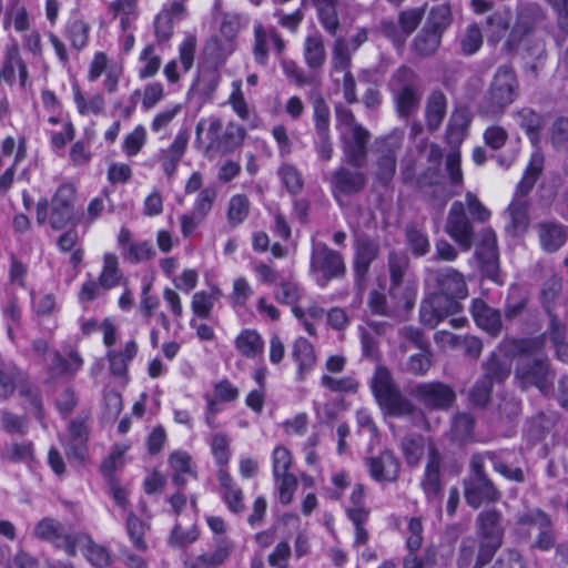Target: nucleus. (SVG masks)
<instances>
[{
    "label": "nucleus",
    "instance_id": "obj_41",
    "mask_svg": "<svg viewBox=\"0 0 568 568\" xmlns=\"http://www.w3.org/2000/svg\"><path fill=\"white\" fill-rule=\"evenodd\" d=\"M400 448L407 465L416 467L427 448L426 439L420 434H408L402 439Z\"/></svg>",
    "mask_w": 568,
    "mask_h": 568
},
{
    "label": "nucleus",
    "instance_id": "obj_28",
    "mask_svg": "<svg viewBox=\"0 0 568 568\" xmlns=\"http://www.w3.org/2000/svg\"><path fill=\"white\" fill-rule=\"evenodd\" d=\"M172 469V481L180 488L184 487L189 478H196L195 465L186 452H174L169 457Z\"/></svg>",
    "mask_w": 568,
    "mask_h": 568
},
{
    "label": "nucleus",
    "instance_id": "obj_8",
    "mask_svg": "<svg viewBox=\"0 0 568 568\" xmlns=\"http://www.w3.org/2000/svg\"><path fill=\"white\" fill-rule=\"evenodd\" d=\"M404 136L403 130L395 129L374 141L375 176L384 185L388 184L396 173L397 154L403 148Z\"/></svg>",
    "mask_w": 568,
    "mask_h": 568
},
{
    "label": "nucleus",
    "instance_id": "obj_46",
    "mask_svg": "<svg viewBox=\"0 0 568 568\" xmlns=\"http://www.w3.org/2000/svg\"><path fill=\"white\" fill-rule=\"evenodd\" d=\"M3 460L30 465L34 460L33 444L31 442L10 443L1 452Z\"/></svg>",
    "mask_w": 568,
    "mask_h": 568
},
{
    "label": "nucleus",
    "instance_id": "obj_2",
    "mask_svg": "<svg viewBox=\"0 0 568 568\" xmlns=\"http://www.w3.org/2000/svg\"><path fill=\"white\" fill-rule=\"evenodd\" d=\"M544 163V154L539 150L532 152L524 175L517 184L513 201L507 207L506 214L509 224L506 229L514 236L523 234L529 225V202L527 196L541 175Z\"/></svg>",
    "mask_w": 568,
    "mask_h": 568
},
{
    "label": "nucleus",
    "instance_id": "obj_29",
    "mask_svg": "<svg viewBox=\"0 0 568 568\" xmlns=\"http://www.w3.org/2000/svg\"><path fill=\"white\" fill-rule=\"evenodd\" d=\"M292 357L297 364V379L303 381L316 362L313 345L304 337L295 341L292 347Z\"/></svg>",
    "mask_w": 568,
    "mask_h": 568
},
{
    "label": "nucleus",
    "instance_id": "obj_9",
    "mask_svg": "<svg viewBox=\"0 0 568 568\" xmlns=\"http://www.w3.org/2000/svg\"><path fill=\"white\" fill-rule=\"evenodd\" d=\"M310 272L316 283L325 287L329 281L343 277L346 272L344 257L325 243L313 242L310 261Z\"/></svg>",
    "mask_w": 568,
    "mask_h": 568
},
{
    "label": "nucleus",
    "instance_id": "obj_62",
    "mask_svg": "<svg viewBox=\"0 0 568 568\" xmlns=\"http://www.w3.org/2000/svg\"><path fill=\"white\" fill-rule=\"evenodd\" d=\"M475 420L468 413H457L453 417L452 434L456 440L464 442L471 437Z\"/></svg>",
    "mask_w": 568,
    "mask_h": 568
},
{
    "label": "nucleus",
    "instance_id": "obj_54",
    "mask_svg": "<svg viewBox=\"0 0 568 568\" xmlns=\"http://www.w3.org/2000/svg\"><path fill=\"white\" fill-rule=\"evenodd\" d=\"M247 24V20L236 12H221L220 33L229 42H232L240 30Z\"/></svg>",
    "mask_w": 568,
    "mask_h": 568
},
{
    "label": "nucleus",
    "instance_id": "obj_4",
    "mask_svg": "<svg viewBox=\"0 0 568 568\" xmlns=\"http://www.w3.org/2000/svg\"><path fill=\"white\" fill-rule=\"evenodd\" d=\"M518 92L519 82L514 68L500 65L481 101L480 112L490 118L500 116L517 99Z\"/></svg>",
    "mask_w": 568,
    "mask_h": 568
},
{
    "label": "nucleus",
    "instance_id": "obj_7",
    "mask_svg": "<svg viewBox=\"0 0 568 568\" xmlns=\"http://www.w3.org/2000/svg\"><path fill=\"white\" fill-rule=\"evenodd\" d=\"M392 90L400 119H408L418 111L424 89L414 70L405 65L398 68L392 78Z\"/></svg>",
    "mask_w": 568,
    "mask_h": 568
},
{
    "label": "nucleus",
    "instance_id": "obj_6",
    "mask_svg": "<svg viewBox=\"0 0 568 568\" xmlns=\"http://www.w3.org/2000/svg\"><path fill=\"white\" fill-rule=\"evenodd\" d=\"M371 387L378 405L389 415L404 417L416 412L415 405L400 393L390 372L385 366L376 368Z\"/></svg>",
    "mask_w": 568,
    "mask_h": 568
},
{
    "label": "nucleus",
    "instance_id": "obj_57",
    "mask_svg": "<svg viewBox=\"0 0 568 568\" xmlns=\"http://www.w3.org/2000/svg\"><path fill=\"white\" fill-rule=\"evenodd\" d=\"M549 519H551L550 515L544 511L540 508H528L524 513L517 516L516 524L518 526L519 531L525 532L527 536H530L529 528L535 527L539 528L545 525Z\"/></svg>",
    "mask_w": 568,
    "mask_h": 568
},
{
    "label": "nucleus",
    "instance_id": "obj_56",
    "mask_svg": "<svg viewBox=\"0 0 568 568\" xmlns=\"http://www.w3.org/2000/svg\"><path fill=\"white\" fill-rule=\"evenodd\" d=\"M409 260L403 252H390L388 256V268L390 274L389 293L393 294L395 288L398 287L408 268Z\"/></svg>",
    "mask_w": 568,
    "mask_h": 568
},
{
    "label": "nucleus",
    "instance_id": "obj_33",
    "mask_svg": "<svg viewBox=\"0 0 568 568\" xmlns=\"http://www.w3.org/2000/svg\"><path fill=\"white\" fill-rule=\"evenodd\" d=\"M234 346L241 356L255 358L263 354L264 341L257 331L245 328L235 337Z\"/></svg>",
    "mask_w": 568,
    "mask_h": 568
},
{
    "label": "nucleus",
    "instance_id": "obj_37",
    "mask_svg": "<svg viewBox=\"0 0 568 568\" xmlns=\"http://www.w3.org/2000/svg\"><path fill=\"white\" fill-rule=\"evenodd\" d=\"M514 118L518 125L526 131L530 142L537 144L544 128L542 116L530 108H523L514 113Z\"/></svg>",
    "mask_w": 568,
    "mask_h": 568
},
{
    "label": "nucleus",
    "instance_id": "obj_38",
    "mask_svg": "<svg viewBox=\"0 0 568 568\" xmlns=\"http://www.w3.org/2000/svg\"><path fill=\"white\" fill-rule=\"evenodd\" d=\"M233 91L229 98V103L232 105L233 111L243 120L248 123L251 129H256L260 125V118L252 113L242 92V81L235 80L232 83Z\"/></svg>",
    "mask_w": 568,
    "mask_h": 568
},
{
    "label": "nucleus",
    "instance_id": "obj_60",
    "mask_svg": "<svg viewBox=\"0 0 568 568\" xmlns=\"http://www.w3.org/2000/svg\"><path fill=\"white\" fill-rule=\"evenodd\" d=\"M537 535L535 536L530 548L539 551H549L552 549L557 541V532L554 527L552 519H549L545 525L540 526Z\"/></svg>",
    "mask_w": 568,
    "mask_h": 568
},
{
    "label": "nucleus",
    "instance_id": "obj_34",
    "mask_svg": "<svg viewBox=\"0 0 568 568\" xmlns=\"http://www.w3.org/2000/svg\"><path fill=\"white\" fill-rule=\"evenodd\" d=\"M136 354L138 344L133 339L129 341L122 351L109 349L106 358L111 373L116 376H124L128 372L129 363Z\"/></svg>",
    "mask_w": 568,
    "mask_h": 568
},
{
    "label": "nucleus",
    "instance_id": "obj_14",
    "mask_svg": "<svg viewBox=\"0 0 568 568\" xmlns=\"http://www.w3.org/2000/svg\"><path fill=\"white\" fill-rule=\"evenodd\" d=\"M371 136V132L363 125L351 130H341L343 161L353 168H362L367 159Z\"/></svg>",
    "mask_w": 568,
    "mask_h": 568
},
{
    "label": "nucleus",
    "instance_id": "obj_23",
    "mask_svg": "<svg viewBox=\"0 0 568 568\" xmlns=\"http://www.w3.org/2000/svg\"><path fill=\"white\" fill-rule=\"evenodd\" d=\"M189 135L186 131H181L176 134L174 141L168 149L160 151L159 158L163 172L169 179L175 174L179 162L182 160L186 146Z\"/></svg>",
    "mask_w": 568,
    "mask_h": 568
},
{
    "label": "nucleus",
    "instance_id": "obj_61",
    "mask_svg": "<svg viewBox=\"0 0 568 568\" xmlns=\"http://www.w3.org/2000/svg\"><path fill=\"white\" fill-rule=\"evenodd\" d=\"M126 446H120L116 445L111 450L110 455L102 462L101 464V471L104 478L108 479V481L115 480L114 473L122 468L124 465V454L126 452Z\"/></svg>",
    "mask_w": 568,
    "mask_h": 568
},
{
    "label": "nucleus",
    "instance_id": "obj_25",
    "mask_svg": "<svg viewBox=\"0 0 568 568\" xmlns=\"http://www.w3.org/2000/svg\"><path fill=\"white\" fill-rule=\"evenodd\" d=\"M4 81L12 85L16 81V70L19 71L20 84L22 88L27 85L28 70L23 62L18 44L12 43L4 50L2 67Z\"/></svg>",
    "mask_w": 568,
    "mask_h": 568
},
{
    "label": "nucleus",
    "instance_id": "obj_35",
    "mask_svg": "<svg viewBox=\"0 0 568 568\" xmlns=\"http://www.w3.org/2000/svg\"><path fill=\"white\" fill-rule=\"evenodd\" d=\"M351 53L348 51V44L344 38H337L334 43L332 52V70L331 77L333 82L338 84L339 77L346 72H351Z\"/></svg>",
    "mask_w": 568,
    "mask_h": 568
},
{
    "label": "nucleus",
    "instance_id": "obj_39",
    "mask_svg": "<svg viewBox=\"0 0 568 568\" xmlns=\"http://www.w3.org/2000/svg\"><path fill=\"white\" fill-rule=\"evenodd\" d=\"M26 373L12 362L0 359V397L9 398L19 386Z\"/></svg>",
    "mask_w": 568,
    "mask_h": 568
},
{
    "label": "nucleus",
    "instance_id": "obj_1",
    "mask_svg": "<svg viewBox=\"0 0 568 568\" xmlns=\"http://www.w3.org/2000/svg\"><path fill=\"white\" fill-rule=\"evenodd\" d=\"M426 283L435 291L422 301L419 317L424 325L435 328L462 310L458 300L467 296V285L464 275L453 267L428 270Z\"/></svg>",
    "mask_w": 568,
    "mask_h": 568
},
{
    "label": "nucleus",
    "instance_id": "obj_10",
    "mask_svg": "<svg viewBox=\"0 0 568 568\" xmlns=\"http://www.w3.org/2000/svg\"><path fill=\"white\" fill-rule=\"evenodd\" d=\"M515 377L521 388L536 386L544 392L548 388L554 376L549 369L547 358L532 354H523L517 359Z\"/></svg>",
    "mask_w": 568,
    "mask_h": 568
},
{
    "label": "nucleus",
    "instance_id": "obj_13",
    "mask_svg": "<svg viewBox=\"0 0 568 568\" xmlns=\"http://www.w3.org/2000/svg\"><path fill=\"white\" fill-rule=\"evenodd\" d=\"M361 168L338 166L333 171L329 185L331 192L338 205L343 206L345 200L361 193L366 186V175Z\"/></svg>",
    "mask_w": 568,
    "mask_h": 568
},
{
    "label": "nucleus",
    "instance_id": "obj_42",
    "mask_svg": "<svg viewBox=\"0 0 568 568\" xmlns=\"http://www.w3.org/2000/svg\"><path fill=\"white\" fill-rule=\"evenodd\" d=\"M222 291L217 286H212L209 292H196L191 302L192 312L200 318H209L214 303L222 297Z\"/></svg>",
    "mask_w": 568,
    "mask_h": 568
},
{
    "label": "nucleus",
    "instance_id": "obj_16",
    "mask_svg": "<svg viewBox=\"0 0 568 568\" xmlns=\"http://www.w3.org/2000/svg\"><path fill=\"white\" fill-rule=\"evenodd\" d=\"M413 394L425 407L436 410H447L456 400L455 390L442 382L419 383Z\"/></svg>",
    "mask_w": 568,
    "mask_h": 568
},
{
    "label": "nucleus",
    "instance_id": "obj_47",
    "mask_svg": "<svg viewBox=\"0 0 568 568\" xmlns=\"http://www.w3.org/2000/svg\"><path fill=\"white\" fill-rule=\"evenodd\" d=\"M17 388L20 396L23 398V407L40 418L42 412L40 390L29 381L27 374L23 376V381H21Z\"/></svg>",
    "mask_w": 568,
    "mask_h": 568
},
{
    "label": "nucleus",
    "instance_id": "obj_18",
    "mask_svg": "<svg viewBox=\"0 0 568 568\" xmlns=\"http://www.w3.org/2000/svg\"><path fill=\"white\" fill-rule=\"evenodd\" d=\"M34 536L62 548L70 557L77 554V538L65 532L62 525L52 518L41 519L34 528Z\"/></svg>",
    "mask_w": 568,
    "mask_h": 568
},
{
    "label": "nucleus",
    "instance_id": "obj_52",
    "mask_svg": "<svg viewBox=\"0 0 568 568\" xmlns=\"http://www.w3.org/2000/svg\"><path fill=\"white\" fill-rule=\"evenodd\" d=\"M438 561V550L436 546H427L422 555L417 551H408L403 559V568H434Z\"/></svg>",
    "mask_w": 568,
    "mask_h": 568
},
{
    "label": "nucleus",
    "instance_id": "obj_27",
    "mask_svg": "<svg viewBox=\"0 0 568 568\" xmlns=\"http://www.w3.org/2000/svg\"><path fill=\"white\" fill-rule=\"evenodd\" d=\"M303 57L306 65L314 72L321 71L324 67L327 55L323 36L318 31H314L305 38Z\"/></svg>",
    "mask_w": 568,
    "mask_h": 568
},
{
    "label": "nucleus",
    "instance_id": "obj_51",
    "mask_svg": "<svg viewBox=\"0 0 568 568\" xmlns=\"http://www.w3.org/2000/svg\"><path fill=\"white\" fill-rule=\"evenodd\" d=\"M73 100L78 112L82 115L89 113L100 114L103 112L105 105L102 94L97 93L87 99L78 85H73Z\"/></svg>",
    "mask_w": 568,
    "mask_h": 568
},
{
    "label": "nucleus",
    "instance_id": "obj_26",
    "mask_svg": "<svg viewBox=\"0 0 568 568\" xmlns=\"http://www.w3.org/2000/svg\"><path fill=\"white\" fill-rule=\"evenodd\" d=\"M378 254L379 245L376 241L367 236H361L356 240L354 271L357 277H365Z\"/></svg>",
    "mask_w": 568,
    "mask_h": 568
},
{
    "label": "nucleus",
    "instance_id": "obj_30",
    "mask_svg": "<svg viewBox=\"0 0 568 568\" xmlns=\"http://www.w3.org/2000/svg\"><path fill=\"white\" fill-rule=\"evenodd\" d=\"M539 240L542 248L547 252H556L568 240V227L554 222L539 225Z\"/></svg>",
    "mask_w": 568,
    "mask_h": 568
},
{
    "label": "nucleus",
    "instance_id": "obj_24",
    "mask_svg": "<svg viewBox=\"0 0 568 568\" xmlns=\"http://www.w3.org/2000/svg\"><path fill=\"white\" fill-rule=\"evenodd\" d=\"M438 179L432 174H424L419 178L418 183L430 205L442 212L449 199L458 194V191H448L442 182H438Z\"/></svg>",
    "mask_w": 568,
    "mask_h": 568
},
{
    "label": "nucleus",
    "instance_id": "obj_49",
    "mask_svg": "<svg viewBox=\"0 0 568 568\" xmlns=\"http://www.w3.org/2000/svg\"><path fill=\"white\" fill-rule=\"evenodd\" d=\"M483 378L488 379L491 384L503 383L510 374V365L501 361L495 353H491L483 363Z\"/></svg>",
    "mask_w": 568,
    "mask_h": 568
},
{
    "label": "nucleus",
    "instance_id": "obj_5",
    "mask_svg": "<svg viewBox=\"0 0 568 568\" xmlns=\"http://www.w3.org/2000/svg\"><path fill=\"white\" fill-rule=\"evenodd\" d=\"M503 520V514L495 508L478 514L476 518L478 551L471 568H484L501 547L505 535Z\"/></svg>",
    "mask_w": 568,
    "mask_h": 568
},
{
    "label": "nucleus",
    "instance_id": "obj_31",
    "mask_svg": "<svg viewBox=\"0 0 568 568\" xmlns=\"http://www.w3.org/2000/svg\"><path fill=\"white\" fill-rule=\"evenodd\" d=\"M150 530V525L140 519L134 513L130 511L125 518V531L133 550L146 552L149 550L145 535Z\"/></svg>",
    "mask_w": 568,
    "mask_h": 568
},
{
    "label": "nucleus",
    "instance_id": "obj_55",
    "mask_svg": "<svg viewBox=\"0 0 568 568\" xmlns=\"http://www.w3.org/2000/svg\"><path fill=\"white\" fill-rule=\"evenodd\" d=\"M155 254L156 252L151 241H139L125 247V251L122 252V257L131 264H136L154 258Z\"/></svg>",
    "mask_w": 568,
    "mask_h": 568
},
{
    "label": "nucleus",
    "instance_id": "obj_22",
    "mask_svg": "<svg viewBox=\"0 0 568 568\" xmlns=\"http://www.w3.org/2000/svg\"><path fill=\"white\" fill-rule=\"evenodd\" d=\"M470 312L477 326L491 336H497L501 332L503 323L499 311L488 306L485 301L475 298Z\"/></svg>",
    "mask_w": 568,
    "mask_h": 568
},
{
    "label": "nucleus",
    "instance_id": "obj_48",
    "mask_svg": "<svg viewBox=\"0 0 568 568\" xmlns=\"http://www.w3.org/2000/svg\"><path fill=\"white\" fill-rule=\"evenodd\" d=\"M442 34L428 27H424L414 40V50L420 57H429L436 52L440 44Z\"/></svg>",
    "mask_w": 568,
    "mask_h": 568
},
{
    "label": "nucleus",
    "instance_id": "obj_17",
    "mask_svg": "<svg viewBox=\"0 0 568 568\" xmlns=\"http://www.w3.org/2000/svg\"><path fill=\"white\" fill-rule=\"evenodd\" d=\"M476 255L479 260L483 273L491 281L501 284L499 280L497 237L494 230L484 229L480 232Z\"/></svg>",
    "mask_w": 568,
    "mask_h": 568
},
{
    "label": "nucleus",
    "instance_id": "obj_32",
    "mask_svg": "<svg viewBox=\"0 0 568 568\" xmlns=\"http://www.w3.org/2000/svg\"><path fill=\"white\" fill-rule=\"evenodd\" d=\"M521 48V55L525 61V65L535 74H537L538 69L542 65L544 60L546 59V48L545 42L541 39L535 38H525L518 51Z\"/></svg>",
    "mask_w": 568,
    "mask_h": 568
},
{
    "label": "nucleus",
    "instance_id": "obj_15",
    "mask_svg": "<svg viewBox=\"0 0 568 568\" xmlns=\"http://www.w3.org/2000/svg\"><path fill=\"white\" fill-rule=\"evenodd\" d=\"M445 232L463 250L469 251L474 241V225L462 201H455L447 215Z\"/></svg>",
    "mask_w": 568,
    "mask_h": 568
},
{
    "label": "nucleus",
    "instance_id": "obj_12",
    "mask_svg": "<svg viewBox=\"0 0 568 568\" xmlns=\"http://www.w3.org/2000/svg\"><path fill=\"white\" fill-rule=\"evenodd\" d=\"M561 282L562 280L558 274L548 270L540 288V302L550 317V324L565 322L568 316L566 298L561 294Z\"/></svg>",
    "mask_w": 568,
    "mask_h": 568
},
{
    "label": "nucleus",
    "instance_id": "obj_19",
    "mask_svg": "<svg viewBox=\"0 0 568 568\" xmlns=\"http://www.w3.org/2000/svg\"><path fill=\"white\" fill-rule=\"evenodd\" d=\"M88 438L89 416H79L71 420L68 428V439L64 444V450L70 460H84Z\"/></svg>",
    "mask_w": 568,
    "mask_h": 568
},
{
    "label": "nucleus",
    "instance_id": "obj_44",
    "mask_svg": "<svg viewBox=\"0 0 568 568\" xmlns=\"http://www.w3.org/2000/svg\"><path fill=\"white\" fill-rule=\"evenodd\" d=\"M317 16L322 27L331 36H336L339 29V19L336 10V0H314Z\"/></svg>",
    "mask_w": 568,
    "mask_h": 568
},
{
    "label": "nucleus",
    "instance_id": "obj_43",
    "mask_svg": "<svg viewBox=\"0 0 568 568\" xmlns=\"http://www.w3.org/2000/svg\"><path fill=\"white\" fill-rule=\"evenodd\" d=\"M310 101L313 108L315 132H329L331 111L320 91H312Z\"/></svg>",
    "mask_w": 568,
    "mask_h": 568
},
{
    "label": "nucleus",
    "instance_id": "obj_50",
    "mask_svg": "<svg viewBox=\"0 0 568 568\" xmlns=\"http://www.w3.org/2000/svg\"><path fill=\"white\" fill-rule=\"evenodd\" d=\"M90 26L81 19L69 20L64 28V36L74 50H82L89 39Z\"/></svg>",
    "mask_w": 568,
    "mask_h": 568
},
{
    "label": "nucleus",
    "instance_id": "obj_20",
    "mask_svg": "<svg viewBox=\"0 0 568 568\" xmlns=\"http://www.w3.org/2000/svg\"><path fill=\"white\" fill-rule=\"evenodd\" d=\"M442 455L433 443L427 445V463L422 480V488L428 500H435L440 497L442 493Z\"/></svg>",
    "mask_w": 568,
    "mask_h": 568
},
{
    "label": "nucleus",
    "instance_id": "obj_40",
    "mask_svg": "<svg viewBox=\"0 0 568 568\" xmlns=\"http://www.w3.org/2000/svg\"><path fill=\"white\" fill-rule=\"evenodd\" d=\"M223 123L217 118H211L209 120H200L195 128L196 139L195 143H202V133L206 131V140L207 145L205 146L206 151L209 150H219L221 151V142H222V131Z\"/></svg>",
    "mask_w": 568,
    "mask_h": 568
},
{
    "label": "nucleus",
    "instance_id": "obj_36",
    "mask_svg": "<svg viewBox=\"0 0 568 568\" xmlns=\"http://www.w3.org/2000/svg\"><path fill=\"white\" fill-rule=\"evenodd\" d=\"M447 100L445 94L439 91H433L426 102V124L429 131H436L446 114Z\"/></svg>",
    "mask_w": 568,
    "mask_h": 568
},
{
    "label": "nucleus",
    "instance_id": "obj_21",
    "mask_svg": "<svg viewBox=\"0 0 568 568\" xmlns=\"http://www.w3.org/2000/svg\"><path fill=\"white\" fill-rule=\"evenodd\" d=\"M371 477L376 481H396L399 476L400 464L395 454L385 449L377 456L366 460Z\"/></svg>",
    "mask_w": 568,
    "mask_h": 568
},
{
    "label": "nucleus",
    "instance_id": "obj_3",
    "mask_svg": "<svg viewBox=\"0 0 568 568\" xmlns=\"http://www.w3.org/2000/svg\"><path fill=\"white\" fill-rule=\"evenodd\" d=\"M486 460H494L493 452L474 454L469 463V475L464 479L466 503L475 509L483 504L496 503L501 498L500 490L485 471Z\"/></svg>",
    "mask_w": 568,
    "mask_h": 568
},
{
    "label": "nucleus",
    "instance_id": "obj_59",
    "mask_svg": "<svg viewBox=\"0 0 568 568\" xmlns=\"http://www.w3.org/2000/svg\"><path fill=\"white\" fill-rule=\"evenodd\" d=\"M405 235L407 245L415 256H424L429 252V240L424 231L414 225H408Z\"/></svg>",
    "mask_w": 568,
    "mask_h": 568
},
{
    "label": "nucleus",
    "instance_id": "obj_11",
    "mask_svg": "<svg viewBox=\"0 0 568 568\" xmlns=\"http://www.w3.org/2000/svg\"><path fill=\"white\" fill-rule=\"evenodd\" d=\"M545 18L544 9L536 2L520 3L516 22L506 41L509 51L517 50L525 38L531 37L536 26Z\"/></svg>",
    "mask_w": 568,
    "mask_h": 568
},
{
    "label": "nucleus",
    "instance_id": "obj_58",
    "mask_svg": "<svg viewBox=\"0 0 568 568\" xmlns=\"http://www.w3.org/2000/svg\"><path fill=\"white\" fill-rule=\"evenodd\" d=\"M250 212V201L244 194H236L230 199L227 222L235 227L244 222Z\"/></svg>",
    "mask_w": 568,
    "mask_h": 568
},
{
    "label": "nucleus",
    "instance_id": "obj_63",
    "mask_svg": "<svg viewBox=\"0 0 568 568\" xmlns=\"http://www.w3.org/2000/svg\"><path fill=\"white\" fill-rule=\"evenodd\" d=\"M452 22V10L449 4H439L434 7L428 16L427 23L425 27L434 31H438L440 34Z\"/></svg>",
    "mask_w": 568,
    "mask_h": 568
},
{
    "label": "nucleus",
    "instance_id": "obj_64",
    "mask_svg": "<svg viewBox=\"0 0 568 568\" xmlns=\"http://www.w3.org/2000/svg\"><path fill=\"white\" fill-rule=\"evenodd\" d=\"M246 135V131L239 124L229 123L225 132L222 134L221 152L229 153L240 146Z\"/></svg>",
    "mask_w": 568,
    "mask_h": 568
},
{
    "label": "nucleus",
    "instance_id": "obj_53",
    "mask_svg": "<svg viewBox=\"0 0 568 568\" xmlns=\"http://www.w3.org/2000/svg\"><path fill=\"white\" fill-rule=\"evenodd\" d=\"M234 550V542L226 538L221 537L215 540V548L212 554H203L197 556L195 559H204V564L211 567L222 566L231 556Z\"/></svg>",
    "mask_w": 568,
    "mask_h": 568
},
{
    "label": "nucleus",
    "instance_id": "obj_45",
    "mask_svg": "<svg viewBox=\"0 0 568 568\" xmlns=\"http://www.w3.org/2000/svg\"><path fill=\"white\" fill-rule=\"evenodd\" d=\"M123 275L119 268V261L115 254L105 253L103 256V267L98 281L104 290H111L121 283Z\"/></svg>",
    "mask_w": 568,
    "mask_h": 568
}]
</instances>
